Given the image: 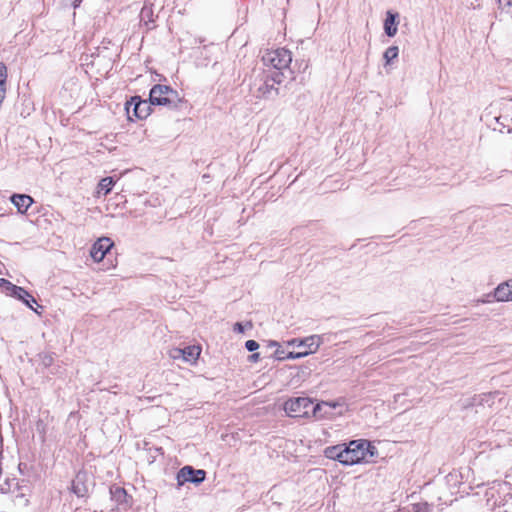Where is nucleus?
Instances as JSON below:
<instances>
[{
	"label": "nucleus",
	"instance_id": "nucleus-6",
	"mask_svg": "<svg viewBox=\"0 0 512 512\" xmlns=\"http://www.w3.org/2000/svg\"><path fill=\"white\" fill-rule=\"evenodd\" d=\"M206 472L204 470H195L191 466H184L177 474L178 485H183L185 482L200 484L205 480Z\"/></svg>",
	"mask_w": 512,
	"mask_h": 512
},
{
	"label": "nucleus",
	"instance_id": "nucleus-21",
	"mask_svg": "<svg viewBox=\"0 0 512 512\" xmlns=\"http://www.w3.org/2000/svg\"><path fill=\"white\" fill-rule=\"evenodd\" d=\"M170 357L173 359H183V348H173L169 352Z\"/></svg>",
	"mask_w": 512,
	"mask_h": 512
},
{
	"label": "nucleus",
	"instance_id": "nucleus-2",
	"mask_svg": "<svg viewBox=\"0 0 512 512\" xmlns=\"http://www.w3.org/2000/svg\"><path fill=\"white\" fill-rule=\"evenodd\" d=\"M343 451L342 464L346 466L358 464L364 461L367 455L373 457L377 453L376 447L365 439L352 440L348 444H344Z\"/></svg>",
	"mask_w": 512,
	"mask_h": 512
},
{
	"label": "nucleus",
	"instance_id": "nucleus-19",
	"mask_svg": "<svg viewBox=\"0 0 512 512\" xmlns=\"http://www.w3.org/2000/svg\"><path fill=\"white\" fill-rule=\"evenodd\" d=\"M498 8L502 12L509 13L512 7V0H497Z\"/></svg>",
	"mask_w": 512,
	"mask_h": 512
},
{
	"label": "nucleus",
	"instance_id": "nucleus-12",
	"mask_svg": "<svg viewBox=\"0 0 512 512\" xmlns=\"http://www.w3.org/2000/svg\"><path fill=\"white\" fill-rule=\"evenodd\" d=\"M344 444H338L335 446H329L324 449V456L328 459L337 460L342 464L344 459Z\"/></svg>",
	"mask_w": 512,
	"mask_h": 512
},
{
	"label": "nucleus",
	"instance_id": "nucleus-30",
	"mask_svg": "<svg viewBox=\"0 0 512 512\" xmlns=\"http://www.w3.org/2000/svg\"><path fill=\"white\" fill-rule=\"evenodd\" d=\"M28 303L32 305L33 301L31 300V298H28Z\"/></svg>",
	"mask_w": 512,
	"mask_h": 512
},
{
	"label": "nucleus",
	"instance_id": "nucleus-24",
	"mask_svg": "<svg viewBox=\"0 0 512 512\" xmlns=\"http://www.w3.org/2000/svg\"><path fill=\"white\" fill-rule=\"evenodd\" d=\"M307 356V352H289L286 354L285 359H300Z\"/></svg>",
	"mask_w": 512,
	"mask_h": 512
},
{
	"label": "nucleus",
	"instance_id": "nucleus-25",
	"mask_svg": "<svg viewBox=\"0 0 512 512\" xmlns=\"http://www.w3.org/2000/svg\"><path fill=\"white\" fill-rule=\"evenodd\" d=\"M245 347L248 351L253 352L259 348V344L255 340H248L245 343Z\"/></svg>",
	"mask_w": 512,
	"mask_h": 512
},
{
	"label": "nucleus",
	"instance_id": "nucleus-7",
	"mask_svg": "<svg viewBox=\"0 0 512 512\" xmlns=\"http://www.w3.org/2000/svg\"><path fill=\"white\" fill-rule=\"evenodd\" d=\"M114 243L108 237L99 238L92 246L90 255L94 261L100 262L104 259L107 252L112 248Z\"/></svg>",
	"mask_w": 512,
	"mask_h": 512
},
{
	"label": "nucleus",
	"instance_id": "nucleus-13",
	"mask_svg": "<svg viewBox=\"0 0 512 512\" xmlns=\"http://www.w3.org/2000/svg\"><path fill=\"white\" fill-rule=\"evenodd\" d=\"M11 293L17 299L23 301L29 308L36 311L33 308V306L30 303H28V298H31L33 303H36L35 298L32 295H30L24 288L16 286V285H11Z\"/></svg>",
	"mask_w": 512,
	"mask_h": 512
},
{
	"label": "nucleus",
	"instance_id": "nucleus-14",
	"mask_svg": "<svg viewBox=\"0 0 512 512\" xmlns=\"http://www.w3.org/2000/svg\"><path fill=\"white\" fill-rule=\"evenodd\" d=\"M200 352L201 349L199 346H187L183 348V360L193 363L198 359Z\"/></svg>",
	"mask_w": 512,
	"mask_h": 512
},
{
	"label": "nucleus",
	"instance_id": "nucleus-4",
	"mask_svg": "<svg viewBox=\"0 0 512 512\" xmlns=\"http://www.w3.org/2000/svg\"><path fill=\"white\" fill-rule=\"evenodd\" d=\"M264 65L273 67L277 70H283L289 67L292 61L291 52L285 48L267 50L263 56Z\"/></svg>",
	"mask_w": 512,
	"mask_h": 512
},
{
	"label": "nucleus",
	"instance_id": "nucleus-27",
	"mask_svg": "<svg viewBox=\"0 0 512 512\" xmlns=\"http://www.w3.org/2000/svg\"><path fill=\"white\" fill-rule=\"evenodd\" d=\"M233 329L237 333H243L244 332V327H243L242 323H240V322H236L234 324V328Z\"/></svg>",
	"mask_w": 512,
	"mask_h": 512
},
{
	"label": "nucleus",
	"instance_id": "nucleus-29",
	"mask_svg": "<svg viewBox=\"0 0 512 512\" xmlns=\"http://www.w3.org/2000/svg\"><path fill=\"white\" fill-rule=\"evenodd\" d=\"M278 346H279V343L276 341L269 342V347H278Z\"/></svg>",
	"mask_w": 512,
	"mask_h": 512
},
{
	"label": "nucleus",
	"instance_id": "nucleus-20",
	"mask_svg": "<svg viewBox=\"0 0 512 512\" xmlns=\"http://www.w3.org/2000/svg\"><path fill=\"white\" fill-rule=\"evenodd\" d=\"M72 491L78 497H83L86 494V488L84 486H80L77 481H73V483H72Z\"/></svg>",
	"mask_w": 512,
	"mask_h": 512
},
{
	"label": "nucleus",
	"instance_id": "nucleus-3",
	"mask_svg": "<svg viewBox=\"0 0 512 512\" xmlns=\"http://www.w3.org/2000/svg\"><path fill=\"white\" fill-rule=\"evenodd\" d=\"M150 102L153 105L177 107L178 103L181 102V98L178 92L171 87L157 84L150 91Z\"/></svg>",
	"mask_w": 512,
	"mask_h": 512
},
{
	"label": "nucleus",
	"instance_id": "nucleus-17",
	"mask_svg": "<svg viewBox=\"0 0 512 512\" xmlns=\"http://www.w3.org/2000/svg\"><path fill=\"white\" fill-rule=\"evenodd\" d=\"M146 109H147V103L139 101L134 104V108H133L134 115L140 119L144 118L147 116Z\"/></svg>",
	"mask_w": 512,
	"mask_h": 512
},
{
	"label": "nucleus",
	"instance_id": "nucleus-15",
	"mask_svg": "<svg viewBox=\"0 0 512 512\" xmlns=\"http://www.w3.org/2000/svg\"><path fill=\"white\" fill-rule=\"evenodd\" d=\"M113 185H114L113 178L105 177V178L101 179V181L98 183V186H97L98 196H100L101 194L107 195L111 191Z\"/></svg>",
	"mask_w": 512,
	"mask_h": 512
},
{
	"label": "nucleus",
	"instance_id": "nucleus-11",
	"mask_svg": "<svg viewBox=\"0 0 512 512\" xmlns=\"http://www.w3.org/2000/svg\"><path fill=\"white\" fill-rule=\"evenodd\" d=\"M11 202L16 206L20 213H25L34 201L29 195L15 194L11 197Z\"/></svg>",
	"mask_w": 512,
	"mask_h": 512
},
{
	"label": "nucleus",
	"instance_id": "nucleus-23",
	"mask_svg": "<svg viewBox=\"0 0 512 512\" xmlns=\"http://www.w3.org/2000/svg\"><path fill=\"white\" fill-rule=\"evenodd\" d=\"M7 78V68L3 63H0V85H5Z\"/></svg>",
	"mask_w": 512,
	"mask_h": 512
},
{
	"label": "nucleus",
	"instance_id": "nucleus-22",
	"mask_svg": "<svg viewBox=\"0 0 512 512\" xmlns=\"http://www.w3.org/2000/svg\"><path fill=\"white\" fill-rule=\"evenodd\" d=\"M111 494L114 496V497H117L118 499L120 498H125L126 497V492L123 488H120V487H115L114 489H111Z\"/></svg>",
	"mask_w": 512,
	"mask_h": 512
},
{
	"label": "nucleus",
	"instance_id": "nucleus-16",
	"mask_svg": "<svg viewBox=\"0 0 512 512\" xmlns=\"http://www.w3.org/2000/svg\"><path fill=\"white\" fill-rule=\"evenodd\" d=\"M399 55V48L397 46H390L386 49L383 54V58L385 60V65H389L394 59H396Z\"/></svg>",
	"mask_w": 512,
	"mask_h": 512
},
{
	"label": "nucleus",
	"instance_id": "nucleus-8",
	"mask_svg": "<svg viewBox=\"0 0 512 512\" xmlns=\"http://www.w3.org/2000/svg\"><path fill=\"white\" fill-rule=\"evenodd\" d=\"M281 82L280 75L277 74L271 79H266L257 89L258 98H272L278 95L276 84Z\"/></svg>",
	"mask_w": 512,
	"mask_h": 512
},
{
	"label": "nucleus",
	"instance_id": "nucleus-10",
	"mask_svg": "<svg viewBox=\"0 0 512 512\" xmlns=\"http://www.w3.org/2000/svg\"><path fill=\"white\" fill-rule=\"evenodd\" d=\"M399 14L392 11L386 12V18L384 20V31L387 36L394 37L398 31Z\"/></svg>",
	"mask_w": 512,
	"mask_h": 512
},
{
	"label": "nucleus",
	"instance_id": "nucleus-9",
	"mask_svg": "<svg viewBox=\"0 0 512 512\" xmlns=\"http://www.w3.org/2000/svg\"><path fill=\"white\" fill-rule=\"evenodd\" d=\"M494 298L499 302L512 301V279L500 283L494 290Z\"/></svg>",
	"mask_w": 512,
	"mask_h": 512
},
{
	"label": "nucleus",
	"instance_id": "nucleus-5",
	"mask_svg": "<svg viewBox=\"0 0 512 512\" xmlns=\"http://www.w3.org/2000/svg\"><path fill=\"white\" fill-rule=\"evenodd\" d=\"M322 343L323 338L320 335H310L303 339L294 338L287 342L289 346L305 348L303 352H307V355L317 352Z\"/></svg>",
	"mask_w": 512,
	"mask_h": 512
},
{
	"label": "nucleus",
	"instance_id": "nucleus-26",
	"mask_svg": "<svg viewBox=\"0 0 512 512\" xmlns=\"http://www.w3.org/2000/svg\"><path fill=\"white\" fill-rule=\"evenodd\" d=\"M273 356L277 360H285L286 354H285L284 350L281 348V346L279 345L278 347H276V350H275Z\"/></svg>",
	"mask_w": 512,
	"mask_h": 512
},
{
	"label": "nucleus",
	"instance_id": "nucleus-28",
	"mask_svg": "<svg viewBox=\"0 0 512 512\" xmlns=\"http://www.w3.org/2000/svg\"><path fill=\"white\" fill-rule=\"evenodd\" d=\"M259 353H254L251 356H249L250 361L256 362L259 359Z\"/></svg>",
	"mask_w": 512,
	"mask_h": 512
},
{
	"label": "nucleus",
	"instance_id": "nucleus-1",
	"mask_svg": "<svg viewBox=\"0 0 512 512\" xmlns=\"http://www.w3.org/2000/svg\"><path fill=\"white\" fill-rule=\"evenodd\" d=\"M337 403L321 402L313 405L311 399L307 397H297L288 399L284 403V410L289 417H310L313 415L317 419L328 418L332 410L337 407Z\"/></svg>",
	"mask_w": 512,
	"mask_h": 512
},
{
	"label": "nucleus",
	"instance_id": "nucleus-18",
	"mask_svg": "<svg viewBox=\"0 0 512 512\" xmlns=\"http://www.w3.org/2000/svg\"><path fill=\"white\" fill-rule=\"evenodd\" d=\"M41 364L44 367H50L54 362V356L50 353H43L40 355Z\"/></svg>",
	"mask_w": 512,
	"mask_h": 512
}]
</instances>
